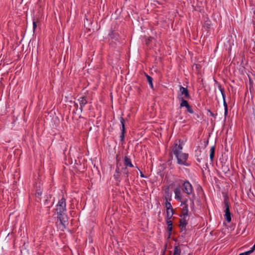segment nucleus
I'll use <instances>...</instances> for the list:
<instances>
[{
  "label": "nucleus",
  "mask_w": 255,
  "mask_h": 255,
  "mask_svg": "<svg viewBox=\"0 0 255 255\" xmlns=\"http://www.w3.org/2000/svg\"><path fill=\"white\" fill-rule=\"evenodd\" d=\"M109 42L112 47H115L120 43L119 33L112 31L109 34Z\"/></svg>",
  "instance_id": "f257e3e1"
},
{
  "label": "nucleus",
  "mask_w": 255,
  "mask_h": 255,
  "mask_svg": "<svg viewBox=\"0 0 255 255\" xmlns=\"http://www.w3.org/2000/svg\"><path fill=\"white\" fill-rule=\"evenodd\" d=\"M56 210L58 215H61L62 213H65L66 208V199L62 198L59 201L56 205Z\"/></svg>",
  "instance_id": "f03ea898"
},
{
  "label": "nucleus",
  "mask_w": 255,
  "mask_h": 255,
  "mask_svg": "<svg viewBox=\"0 0 255 255\" xmlns=\"http://www.w3.org/2000/svg\"><path fill=\"white\" fill-rule=\"evenodd\" d=\"M175 156L177 158L178 164L186 166L189 165V164L187 162V160L188 157V154L187 153L181 152Z\"/></svg>",
  "instance_id": "7ed1b4c3"
},
{
  "label": "nucleus",
  "mask_w": 255,
  "mask_h": 255,
  "mask_svg": "<svg viewBox=\"0 0 255 255\" xmlns=\"http://www.w3.org/2000/svg\"><path fill=\"white\" fill-rule=\"evenodd\" d=\"M182 190L187 195H189L193 194V197H195L192 186L188 181L186 180L184 181L182 185Z\"/></svg>",
  "instance_id": "20e7f679"
},
{
  "label": "nucleus",
  "mask_w": 255,
  "mask_h": 255,
  "mask_svg": "<svg viewBox=\"0 0 255 255\" xmlns=\"http://www.w3.org/2000/svg\"><path fill=\"white\" fill-rule=\"evenodd\" d=\"M224 205L226 220L228 223H230L231 221V213L230 211L229 204L227 199L224 200Z\"/></svg>",
  "instance_id": "39448f33"
},
{
  "label": "nucleus",
  "mask_w": 255,
  "mask_h": 255,
  "mask_svg": "<svg viewBox=\"0 0 255 255\" xmlns=\"http://www.w3.org/2000/svg\"><path fill=\"white\" fill-rule=\"evenodd\" d=\"M179 91L180 92V94L178 95V98L179 99V97H181L182 96H184V98L185 99H190V96L189 95V93L188 91V90L187 88H184L182 86H180L179 88Z\"/></svg>",
  "instance_id": "423d86ee"
},
{
  "label": "nucleus",
  "mask_w": 255,
  "mask_h": 255,
  "mask_svg": "<svg viewBox=\"0 0 255 255\" xmlns=\"http://www.w3.org/2000/svg\"><path fill=\"white\" fill-rule=\"evenodd\" d=\"M57 218L60 221V223L65 228L66 225L67 224L68 222V217L65 213L61 214V215H58Z\"/></svg>",
  "instance_id": "0eeeda50"
},
{
  "label": "nucleus",
  "mask_w": 255,
  "mask_h": 255,
  "mask_svg": "<svg viewBox=\"0 0 255 255\" xmlns=\"http://www.w3.org/2000/svg\"><path fill=\"white\" fill-rule=\"evenodd\" d=\"M78 101H79L80 104L79 110L80 112H82L83 109V107L88 103L87 98L85 96H82L80 97Z\"/></svg>",
  "instance_id": "6e6552de"
},
{
  "label": "nucleus",
  "mask_w": 255,
  "mask_h": 255,
  "mask_svg": "<svg viewBox=\"0 0 255 255\" xmlns=\"http://www.w3.org/2000/svg\"><path fill=\"white\" fill-rule=\"evenodd\" d=\"M196 160L199 162H201L202 161H203L205 159L206 156L205 153H201V151L200 149L197 150L196 151Z\"/></svg>",
  "instance_id": "1a4fd4ad"
},
{
  "label": "nucleus",
  "mask_w": 255,
  "mask_h": 255,
  "mask_svg": "<svg viewBox=\"0 0 255 255\" xmlns=\"http://www.w3.org/2000/svg\"><path fill=\"white\" fill-rule=\"evenodd\" d=\"M120 172H122L123 174V176L125 178V182L127 183H129V171L127 167H122L120 169Z\"/></svg>",
  "instance_id": "9d476101"
},
{
  "label": "nucleus",
  "mask_w": 255,
  "mask_h": 255,
  "mask_svg": "<svg viewBox=\"0 0 255 255\" xmlns=\"http://www.w3.org/2000/svg\"><path fill=\"white\" fill-rule=\"evenodd\" d=\"M182 149V146L181 144H175L173 147L172 152L176 156L178 154L180 153L181 150Z\"/></svg>",
  "instance_id": "9b49d317"
},
{
  "label": "nucleus",
  "mask_w": 255,
  "mask_h": 255,
  "mask_svg": "<svg viewBox=\"0 0 255 255\" xmlns=\"http://www.w3.org/2000/svg\"><path fill=\"white\" fill-rule=\"evenodd\" d=\"M175 198L178 201H181L182 196L181 191L179 187H177L174 190Z\"/></svg>",
  "instance_id": "f8f14e48"
},
{
  "label": "nucleus",
  "mask_w": 255,
  "mask_h": 255,
  "mask_svg": "<svg viewBox=\"0 0 255 255\" xmlns=\"http://www.w3.org/2000/svg\"><path fill=\"white\" fill-rule=\"evenodd\" d=\"M119 165H121V164H119V163H117L116 169V173L114 175V177L115 179V180L119 182H120V180L119 179L120 176V168L119 167Z\"/></svg>",
  "instance_id": "ddd939ff"
},
{
  "label": "nucleus",
  "mask_w": 255,
  "mask_h": 255,
  "mask_svg": "<svg viewBox=\"0 0 255 255\" xmlns=\"http://www.w3.org/2000/svg\"><path fill=\"white\" fill-rule=\"evenodd\" d=\"M124 163L125 167H127V168H128V167H133V165L131 163L130 159L127 156H125L124 158Z\"/></svg>",
  "instance_id": "4468645a"
},
{
  "label": "nucleus",
  "mask_w": 255,
  "mask_h": 255,
  "mask_svg": "<svg viewBox=\"0 0 255 255\" xmlns=\"http://www.w3.org/2000/svg\"><path fill=\"white\" fill-rule=\"evenodd\" d=\"M166 223L167 225V231L169 233V235L170 236L171 232L172 230V222L171 220H166Z\"/></svg>",
  "instance_id": "2eb2a0df"
},
{
  "label": "nucleus",
  "mask_w": 255,
  "mask_h": 255,
  "mask_svg": "<svg viewBox=\"0 0 255 255\" xmlns=\"http://www.w3.org/2000/svg\"><path fill=\"white\" fill-rule=\"evenodd\" d=\"M188 206L186 205L183 206L182 211H181V214L180 215L181 217L182 216H188Z\"/></svg>",
  "instance_id": "dca6fc26"
},
{
  "label": "nucleus",
  "mask_w": 255,
  "mask_h": 255,
  "mask_svg": "<svg viewBox=\"0 0 255 255\" xmlns=\"http://www.w3.org/2000/svg\"><path fill=\"white\" fill-rule=\"evenodd\" d=\"M178 99L181 101V103H180V108H182V107H186L189 105L187 101H186V100L184 99L183 97H179Z\"/></svg>",
  "instance_id": "f3484780"
},
{
  "label": "nucleus",
  "mask_w": 255,
  "mask_h": 255,
  "mask_svg": "<svg viewBox=\"0 0 255 255\" xmlns=\"http://www.w3.org/2000/svg\"><path fill=\"white\" fill-rule=\"evenodd\" d=\"M187 216H182V218L180 220L179 225H187L188 224V219H187Z\"/></svg>",
  "instance_id": "a211bd4d"
},
{
  "label": "nucleus",
  "mask_w": 255,
  "mask_h": 255,
  "mask_svg": "<svg viewBox=\"0 0 255 255\" xmlns=\"http://www.w3.org/2000/svg\"><path fill=\"white\" fill-rule=\"evenodd\" d=\"M173 215V210H166V220H171Z\"/></svg>",
  "instance_id": "6ab92c4d"
},
{
  "label": "nucleus",
  "mask_w": 255,
  "mask_h": 255,
  "mask_svg": "<svg viewBox=\"0 0 255 255\" xmlns=\"http://www.w3.org/2000/svg\"><path fill=\"white\" fill-rule=\"evenodd\" d=\"M165 199H166L165 208L166 209V210H172L173 209H172V207L171 203L168 201L167 198L166 197H165Z\"/></svg>",
  "instance_id": "aec40b11"
},
{
  "label": "nucleus",
  "mask_w": 255,
  "mask_h": 255,
  "mask_svg": "<svg viewBox=\"0 0 255 255\" xmlns=\"http://www.w3.org/2000/svg\"><path fill=\"white\" fill-rule=\"evenodd\" d=\"M215 148L214 146H212L210 149V158L211 160H213L214 155H215Z\"/></svg>",
  "instance_id": "412c9836"
},
{
  "label": "nucleus",
  "mask_w": 255,
  "mask_h": 255,
  "mask_svg": "<svg viewBox=\"0 0 255 255\" xmlns=\"http://www.w3.org/2000/svg\"><path fill=\"white\" fill-rule=\"evenodd\" d=\"M120 122H121V125H122V129L121 130H126V128H125V120L122 117H120Z\"/></svg>",
  "instance_id": "4be33fe9"
},
{
  "label": "nucleus",
  "mask_w": 255,
  "mask_h": 255,
  "mask_svg": "<svg viewBox=\"0 0 255 255\" xmlns=\"http://www.w3.org/2000/svg\"><path fill=\"white\" fill-rule=\"evenodd\" d=\"M145 75L147 78V80L149 84H150L151 87L153 88V84H152V78L151 77L149 76L146 73H145Z\"/></svg>",
  "instance_id": "5701e85b"
},
{
  "label": "nucleus",
  "mask_w": 255,
  "mask_h": 255,
  "mask_svg": "<svg viewBox=\"0 0 255 255\" xmlns=\"http://www.w3.org/2000/svg\"><path fill=\"white\" fill-rule=\"evenodd\" d=\"M180 227L181 232L182 233L183 235L185 236L186 233V225H179Z\"/></svg>",
  "instance_id": "b1692460"
},
{
  "label": "nucleus",
  "mask_w": 255,
  "mask_h": 255,
  "mask_svg": "<svg viewBox=\"0 0 255 255\" xmlns=\"http://www.w3.org/2000/svg\"><path fill=\"white\" fill-rule=\"evenodd\" d=\"M181 251L180 249L178 248V247L176 246L174 249V255H180Z\"/></svg>",
  "instance_id": "393cba45"
},
{
  "label": "nucleus",
  "mask_w": 255,
  "mask_h": 255,
  "mask_svg": "<svg viewBox=\"0 0 255 255\" xmlns=\"http://www.w3.org/2000/svg\"><path fill=\"white\" fill-rule=\"evenodd\" d=\"M254 252V248H251V249L247 252L241 253L242 255H250Z\"/></svg>",
  "instance_id": "a878e982"
},
{
  "label": "nucleus",
  "mask_w": 255,
  "mask_h": 255,
  "mask_svg": "<svg viewBox=\"0 0 255 255\" xmlns=\"http://www.w3.org/2000/svg\"><path fill=\"white\" fill-rule=\"evenodd\" d=\"M179 202H181V206H186V205H188L187 203V199H183L182 198V200L181 201H178Z\"/></svg>",
  "instance_id": "bb28decb"
},
{
  "label": "nucleus",
  "mask_w": 255,
  "mask_h": 255,
  "mask_svg": "<svg viewBox=\"0 0 255 255\" xmlns=\"http://www.w3.org/2000/svg\"><path fill=\"white\" fill-rule=\"evenodd\" d=\"M126 130H121V135H120L121 141L123 142L125 138V133Z\"/></svg>",
  "instance_id": "cd10ccee"
},
{
  "label": "nucleus",
  "mask_w": 255,
  "mask_h": 255,
  "mask_svg": "<svg viewBox=\"0 0 255 255\" xmlns=\"http://www.w3.org/2000/svg\"><path fill=\"white\" fill-rule=\"evenodd\" d=\"M190 207L192 210H193L194 209V207H195L194 199L190 198Z\"/></svg>",
  "instance_id": "c85d7f7f"
},
{
  "label": "nucleus",
  "mask_w": 255,
  "mask_h": 255,
  "mask_svg": "<svg viewBox=\"0 0 255 255\" xmlns=\"http://www.w3.org/2000/svg\"><path fill=\"white\" fill-rule=\"evenodd\" d=\"M187 111L190 113L193 114L194 113V111L191 107L189 105H188L186 107Z\"/></svg>",
  "instance_id": "c756f323"
},
{
  "label": "nucleus",
  "mask_w": 255,
  "mask_h": 255,
  "mask_svg": "<svg viewBox=\"0 0 255 255\" xmlns=\"http://www.w3.org/2000/svg\"><path fill=\"white\" fill-rule=\"evenodd\" d=\"M223 104H224V106L225 107V114H226L227 113V112H228V106H227V104L226 102V100L224 99V100H223Z\"/></svg>",
  "instance_id": "7c9ffc66"
},
{
  "label": "nucleus",
  "mask_w": 255,
  "mask_h": 255,
  "mask_svg": "<svg viewBox=\"0 0 255 255\" xmlns=\"http://www.w3.org/2000/svg\"><path fill=\"white\" fill-rule=\"evenodd\" d=\"M218 88L221 94L225 93L224 89L223 88H222V86L220 84H219Z\"/></svg>",
  "instance_id": "2f4dec72"
},
{
  "label": "nucleus",
  "mask_w": 255,
  "mask_h": 255,
  "mask_svg": "<svg viewBox=\"0 0 255 255\" xmlns=\"http://www.w3.org/2000/svg\"><path fill=\"white\" fill-rule=\"evenodd\" d=\"M42 194V191L40 190H39L37 191V192L35 193V195L37 197H39Z\"/></svg>",
  "instance_id": "473e14b6"
},
{
  "label": "nucleus",
  "mask_w": 255,
  "mask_h": 255,
  "mask_svg": "<svg viewBox=\"0 0 255 255\" xmlns=\"http://www.w3.org/2000/svg\"><path fill=\"white\" fill-rule=\"evenodd\" d=\"M153 39V38L151 37H150L148 38V39L146 41V44L147 45H148L149 44L150 41H151Z\"/></svg>",
  "instance_id": "72a5a7b5"
},
{
  "label": "nucleus",
  "mask_w": 255,
  "mask_h": 255,
  "mask_svg": "<svg viewBox=\"0 0 255 255\" xmlns=\"http://www.w3.org/2000/svg\"><path fill=\"white\" fill-rule=\"evenodd\" d=\"M37 27L36 22L34 20L33 21V31H35L36 28Z\"/></svg>",
  "instance_id": "f704fd0d"
},
{
  "label": "nucleus",
  "mask_w": 255,
  "mask_h": 255,
  "mask_svg": "<svg viewBox=\"0 0 255 255\" xmlns=\"http://www.w3.org/2000/svg\"><path fill=\"white\" fill-rule=\"evenodd\" d=\"M229 171V169L227 167H223V171L225 173H227L228 171Z\"/></svg>",
  "instance_id": "c9c22d12"
},
{
  "label": "nucleus",
  "mask_w": 255,
  "mask_h": 255,
  "mask_svg": "<svg viewBox=\"0 0 255 255\" xmlns=\"http://www.w3.org/2000/svg\"><path fill=\"white\" fill-rule=\"evenodd\" d=\"M74 107L76 109V110L77 111L78 109V104L77 103H75L74 104Z\"/></svg>",
  "instance_id": "e433bc0d"
},
{
  "label": "nucleus",
  "mask_w": 255,
  "mask_h": 255,
  "mask_svg": "<svg viewBox=\"0 0 255 255\" xmlns=\"http://www.w3.org/2000/svg\"><path fill=\"white\" fill-rule=\"evenodd\" d=\"M140 176L141 177H142V178H145L146 177V176H145L143 173L142 172L140 171Z\"/></svg>",
  "instance_id": "4c0bfd02"
},
{
  "label": "nucleus",
  "mask_w": 255,
  "mask_h": 255,
  "mask_svg": "<svg viewBox=\"0 0 255 255\" xmlns=\"http://www.w3.org/2000/svg\"><path fill=\"white\" fill-rule=\"evenodd\" d=\"M222 96V98H223V99L224 100V99H225V97H226V95H225V93H223L222 94H221Z\"/></svg>",
  "instance_id": "58836bf2"
},
{
  "label": "nucleus",
  "mask_w": 255,
  "mask_h": 255,
  "mask_svg": "<svg viewBox=\"0 0 255 255\" xmlns=\"http://www.w3.org/2000/svg\"><path fill=\"white\" fill-rule=\"evenodd\" d=\"M200 65H196V69L198 70L200 68Z\"/></svg>",
  "instance_id": "ea45409f"
},
{
  "label": "nucleus",
  "mask_w": 255,
  "mask_h": 255,
  "mask_svg": "<svg viewBox=\"0 0 255 255\" xmlns=\"http://www.w3.org/2000/svg\"><path fill=\"white\" fill-rule=\"evenodd\" d=\"M209 112H210L211 116H212V117H214V116H214V114L213 113H212V112L210 111V110H209Z\"/></svg>",
  "instance_id": "a19ab883"
},
{
  "label": "nucleus",
  "mask_w": 255,
  "mask_h": 255,
  "mask_svg": "<svg viewBox=\"0 0 255 255\" xmlns=\"http://www.w3.org/2000/svg\"><path fill=\"white\" fill-rule=\"evenodd\" d=\"M250 83L251 85H252V82L251 79H250Z\"/></svg>",
  "instance_id": "79ce46f5"
},
{
  "label": "nucleus",
  "mask_w": 255,
  "mask_h": 255,
  "mask_svg": "<svg viewBox=\"0 0 255 255\" xmlns=\"http://www.w3.org/2000/svg\"><path fill=\"white\" fill-rule=\"evenodd\" d=\"M165 255V251H163L161 255Z\"/></svg>",
  "instance_id": "37998d69"
},
{
  "label": "nucleus",
  "mask_w": 255,
  "mask_h": 255,
  "mask_svg": "<svg viewBox=\"0 0 255 255\" xmlns=\"http://www.w3.org/2000/svg\"><path fill=\"white\" fill-rule=\"evenodd\" d=\"M253 88V85L251 86L250 87V90L251 91V89Z\"/></svg>",
  "instance_id": "c03bdc74"
},
{
  "label": "nucleus",
  "mask_w": 255,
  "mask_h": 255,
  "mask_svg": "<svg viewBox=\"0 0 255 255\" xmlns=\"http://www.w3.org/2000/svg\"><path fill=\"white\" fill-rule=\"evenodd\" d=\"M239 255H242L241 254H240Z\"/></svg>",
  "instance_id": "a18cd8bd"
}]
</instances>
